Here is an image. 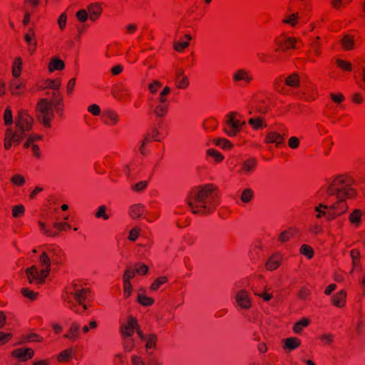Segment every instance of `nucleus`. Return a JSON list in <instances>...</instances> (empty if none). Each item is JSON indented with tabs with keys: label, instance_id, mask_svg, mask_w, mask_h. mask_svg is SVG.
Listing matches in <instances>:
<instances>
[{
	"label": "nucleus",
	"instance_id": "nucleus-1",
	"mask_svg": "<svg viewBox=\"0 0 365 365\" xmlns=\"http://www.w3.org/2000/svg\"><path fill=\"white\" fill-rule=\"evenodd\" d=\"M187 204L193 214L209 215L220 205V191L213 184L195 187L190 191Z\"/></svg>",
	"mask_w": 365,
	"mask_h": 365
},
{
	"label": "nucleus",
	"instance_id": "nucleus-2",
	"mask_svg": "<svg viewBox=\"0 0 365 365\" xmlns=\"http://www.w3.org/2000/svg\"><path fill=\"white\" fill-rule=\"evenodd\" d=\"M54 110L60 117L63 115L64 104L59 91L53 92L51 101L42 98L39 99L36 106V119L44 128H50L51 127V121L55 116Z\"/></svg>",
	"mask_w": 365,
	"mask_h": 365
},
{
	"label": "nucleus",
	"instance_id": "nucleus-3",
	"mask_svg": "<svg viewBox=\"0 0 365 365\" xmlns=\"http://www.w3.org/2000/svg\"><path fill=\"white\" fill-rule=\"evenodd\" d=\"M34 123L33 118L26 110H20L15 119L16 130L8 128L4 134V148L9 150L11 146L18 145L22 139L26 136Z\"/></svg>",
	"mask_w": 365,
	"mask_h": 365
},
{
	"label": "nucleus",
	"instance_id": "nucleus-4",
	"mask_svg": "<svg viewBox=\"0 0 365 365\" xmlns=\"http://www.w3.org/2000/svg\"><path fill=\"white\" fill-rule=\"evenodd\" d=\"M354 182V179L349 175L334 176L326 182V194L335 198H354L356 195V191L352 187Z\"/></svg>",
	"mask_w": 365,
	"mask_h": 365
},
{
	"label": "nucleus",
	"instance_id": "nucleus-5",
	"mask_svg": "<svg viewBox=\"0 0 365 365\" xmlns=\"http://www.w3.org/2000/svg\"><path fill=\"white\" fill-rule=\"evenodd\" d=\"M52 263L48 256L41 252L38 259V265H32L26 269L28 280L31 284H42L51 272Z\"/></svg>",
	"mask_w": 365,
	"mask_h": 365
},
{
	"label": "nucleus",
	"instance_id": "nucleus-6",
	"mask_svg": "<svg viewBox=\"0 0 365 365\" xmlns=\"http://www.w3.org/2000/svg\"><path fill=\"white\" fill-rule=\"evenodd\" d=\"M241 115L237 112H230L226 115L223 131L229 137L237 135L245 125V121L242 120Z\"/></svg>",
	"mask_w": 365,
	"mask_h": 365
},
{
	"label": "nucleus",
	"instance_id": "nucleus-7",
	"mask_svg": "<svg viewBox=\"0 0 365 365\" xmlns=\"http://www.w3.org/2000/svg\"><path fill=\"white\" fill-rule=\"evenodd\" d=\"M83 287L79 283L73 282L68 284L65 288L64 292L62 295V299L68 304V307L75 313L81 314L77 306L73 303V298L76 295L77 292H79L80 289Z\"/></svg>",
	"mask_w": 365,
	"mask_h": 365
},
{
	"label": "nucleus",
	"instance_id": "nucleus-8",
	"mask_svg": "<svg viewBox=\"0 0 365 365\" xmlns=\"http://www.w3.org/2000/svg\"><path fill=\"white\" fill-rule=\"evenodd\" d=\"M253 80V74L247 68L237 69L232 74V81L237 86H247Z\"/></svg>",
	"mask_w": 365,
	"mask_h": 365
},
{
	"label": "nucleus",
	"instance_id": "nucleus-9",
	"mask_svg": "<svg viewBox=\"0 0 365 365\" xmlns=\"http://www.w3.org/2000/svg\"><path fill=\"white\" fill-rule=\"evenodd\" d=\"M140 339L145 342V351L148 356H153L157 349L158 336L155 334H144L140 329H138Z\"/></svg>",
	"mask_w": 365,
	"mask_h": 365
},
{
	"label": "nucleus",
	"instance_id": "nucleus-10",
	"mask_svg": "<svg viewBox=\"0 0 365 365\" xmlns=\"http://www.w3.org/2000/svg\"><path fill=\"white\" fill-rule=\"evenodd\" d=\"M336 200L335 202L329 205V209L331 212L329 215L330 219H334L335 217L340 216L346 212L349 209V205L346 202L347 197L335 198Z\"/></svg>",
	"mask_w": 365,
	"mask_h": 365
},
{
	"label": "nucleus",
	"instance_id": "nucleus-11",
	"mask_svg": "<svg viewBox=\"0 0 365 365\" xmlns=\"http://www.w3.org/2000/svg\"><path fill=\"white\" fill-rule=\"evenodd\" d=\"M297 40L293 37L279 36L275 38L274 44L276 46L275 52H286L289 49L294 48Z\"/></svg>",
	"mask_w": 365,
	"mask_h": 365
},
{
	"label": "nucleus",
	"instance_id": "nucleus-12",
	"mask_svg": "<svg viewBox=\"0 0 365 365\" xmlns=\"http://www.w3.org/2000/svg\"><path fill=\"white\" fill-rule=\"evenodd\" d=\"M251 290L255 296L262 299L263 302H268L273 298L272 288L268 285L262 287L252 286Z\"/></svg>",
	"mask_w": 365,
	"mask_h": 365
},
{
	"label": "nucleus",
	"instance_id": "nucleus-13",
	"mask_svg": "<svg viewBox=\"0 0 365 365\" xmlns=\"http://www.w3.org/2000/svg\"><path fill=\"white\" fill-rule=\"evenodd\" d=\"M235 302L238 307L243 309H249L252 307V299L248 291L240 289L235 294Z\"/></svg>",
	"mask_w": 365,
	"mask_h": 365
},
{
	"label": "nucleus",
	"instance_id": "nucleus-14",
	"mask_svg": "<svg viewBox=\"0 0 365 365\" xmlns=\"http://www.w3.org/2000/svg\"><path fill=\"white\" fill-rule=\"evenodd\" d=\"M34 351L31 348H17L14 349L11 356L21 362H25L34 356Z\"/></svg>",
	"mask_w": 365,
	"mask_h": 365
},
{
	"label": "nucleus",
	"instance_id": "nucleus-15",
	"mask_svg": "<svg viewBox=\"0 0 365 365\" xmlns=\"http://www.w3.org/2000/svg\"><path fill=\"white\" fill-rule=\"evenodd\" d=\"M255 168L256 163L255 161H237L233 167L234 171L241 175H249L253 172Z\"/></svg>",
	"mask_w": 365,
	"mask_h": 365
},
{
	"label": "nucleus",
	"instance_id": "nucleus-16",
	"mask_svg": "<svg viewBox=\"0 0 365 365\" xmlns=\"http://www.w3.org/2000/svg\"><path fill=\"white\" fill-rule=\"evenodd\" d=\"M120 115L114 110L106 109L103 111L101 120L103 123L108 126H115L120 122Z\"/></svg>",
	"mask_w": 365,
	"mask_h": 365
},
{
	"label": "nucleus",
	"instance_id": "nucleus-17",
	"mask_svg": "<svg viewBox=\"0 0 365 365\" xmlns=\"http://www.w3.org/2000/svg\"><path fill=\"white\" fill-rule=\"evenodd\" d=\"M140 329L137 319L130 316L128 318L127 322L121 326V332L123 336H132L134 331Z\"/></svg>",
	"mask_w": 365,
	"mask_h": 365
},
{
	"label": "nucleus",
	"instance_id": "nucleus-18",
	"mask_svg": "<svg viewBox=\"0 0 365 365\" xmlns=\"http://www.w3.org/2000/svg\"><path fill=\"white\" fill-rule=\"evenodd\" d=\"M42 252L48 256V258L53 266H58L62 263L63 252L59 247L48 248L46 251Z\"/></svg>",
	"mask_w": 365,
	"mask_h": 365
},
{
	"label": "nucleus",
	"instance_id": "nucleus-19",
	"mask_svg": "<svg viewBox=\"0 0 365 365\" xmlns=\"http://www.w3.org/2000/svg\"><path fill=\"white\" fill-rule=\"evenodd\" d=\"M160 138V133L157 129H153L149 134H148L142 141L141 146L139 148L140 152L143 155H145V148L148 145L153 141H159Z\"/></svg>",
	"mask_w": 365,
	"mask_h": 365
},
{
	"label": "nucleus",
	"instance_id": "nucleus-20",
	"mask_svg": "<svg viewBox=\"0 0 365 365\" xmlns=\"http://www.w3.org/2000/svg\"><path fill=\"white\" fill-rule=\"evenodd\" d=\"M81 331L80 324L77 322H73L70 324L69 329L66 334L64 335V338L71 341H76L80 339Z\"/></svg>",
	"mask_w": 365,
	"mask_h": 365
},
{
	"label": "nucleus",
	"instance_id": "nucleus-21",
	"mask_svg": "<svg viewBox=\"0 0 365 365\" xmlns=\"http://www.w3.org/2000/svg\"><path fill=\"white\" fill-rule=\"evenodd\" d=\"M87 11L89 15V19L95 22L101 16L103 9L100 3H92L88 5Z\"/></svg>",
	"mask_w": 365,
	"mask_h": 365
},
{
	"label": "nucleus",
	"instance_id": "nucleus-22",
	"mask_svg": "<svg viewBox=\"0 0 365 365\" xmlns=\"http://www.w3.org/2000/svg\"><path fill=\"white\" fill-rule=\"evenodd\" d=\"M145 212V207L141 203L134 204L128 210L129 215L133 220L143 217Z\"/></svg>",
	"mask_w": 365,
	"mask_h": 365
},
{
	"label": "nucleus",
	"instance_id": "nucleus-23",
	"mask_svg": "<svg viewBox=\"0 0 365 365\" xmlns=\"http://www.w3.org/2000/svg\"><path fill=\"white\" fill-rule=\"evenodd\" d=\"M282 255L280 253H274L271 255L266 262L265 267L269 271L277 269L281 264Z\"/></svg>",
	"mask_w": 365,
	"mask_h": 365
},
{
	"label": "nucleus",
	"instance_id": "nucleus-24",
	"mask_svg": "<svg viewBox=\"0 0 365 365\" xmlns=\"http://www.w3.org/2000/svg\"><path fill=\"white\" fill-rule=\"evenodd\" d=\"M301 345V340L297 337H289L283 340L282 348L286 352L297 349Z\"/></svg>",
	"mask_w": 365,
	"mask_h": 365
},
{
	"label": "nucleus",
	"instance_id": "nucleus-25",
	"mask_svg": "<svg viewBox=\"0 0 365 365\" xmlns=\"http://www.w3.org/2000/svg\"><path fill=\"white\" fill-rule=\"evenodd\" d=\"M265 142L267 143H274L278 147L284 144V138L282 135L272 131L267 134L265 137Z\"/></svg>",
	"mask_w": 365,
	"mask_h": 365
},
{
	"label": "nucleus",
	"instance_id": "nucleus-26",
	"mask_svg": "<svg viewBox=\"0 0 365 365\" xmlns=\"http://www.w3.org/2000/svg\"><path fill=\"white\" fill-rule=\"evenodd\" d=\"M175 85L179 89H186L189 86V79L184 75L182 70L177 71Z\"/></svg>",
	"mask_w": 365,
	"mask_h": 365
},
{
	"label": "nucleus",
	"instance_id": "nucleus-27",
	"mask_svg": "<svg viewBox=\"0 0 365 365\" xmlns=\"http://www.w3.org/2000/svg\"><path fill=\"white\" fill-rule=\"evenodd\" d=\"M341 46L344 51H351L355 48V41L353 36L350 34L345 35L341 41Z\"/></svg>",
	"mask_w": 365,
	"mask_h": 365
},
{
	"label": "nucleus",
	"instance_id": "nucleus-28",
	"mask_svg": "<svg viewBox=\"0 0 365 365\" xmlns=\"http://www.w3.org/2000/svg\"><path fill=\"white\" fill-rule=\"evenodd\" d=\"M362 211L359 209L354 210L349 216V221L354 227H359L361 222Z\"/></svg>",
	"mask_w": 365,
	"mask_h": 365
},
{
	"label": "nucleus",
	"instance_id": "nucleus-29",
	"mask_svg": "<svg viewBox=\"0 0 365 365\" xmlns=\"http://www.w3.org/2000/svg\"><path fill=\"white\" fill-rule=\"evenodd\" d=\"M65 68L64 62L57 57L52 58L48 66L49 72H53L55 71H62Z\"/></svg>",
	"mask_w": 365,
	"mask_h": 365
},
{
	"label": "nucleus",
	"instance_id": "nucleus-30",
	"mask_svg": "<svg viewBox=\"0 0 365 365\" xmlns=\"http://www.w3.org/2000/svg\"><path fill=\"white\" fill-rule=\"evenodd\" d=\"M90 290L83 286L73 299H74L78 304H83V302L90 297Z\"/></svg>",
	"mask_w": 365,
	"mask_h": 365
},
{
	"label": "nucleus",
	"instance_id": "nucleus-31",
	"mask_svg": "<svg viewBox=\"0 0 365 365\" xmlns=\"http://www.w3.org/2000/svg\"><path fill=\"white\" fill-rule=\"evenodd\" d=\"M346 293L344 290H341L338 292H336L332 298L333 304L338 307H342L345 305L346 303Z\"/></svg>",
	"mask_w": 365,
	"mask_h": 365
},
{
	"label": "nucleus",
	"instance_id": "nucleus-32",
	"mask_svg": "<svg viewBox=\"0 0 365 365\" xmlns=\"http://www.w3.org/2000/svg\"><path fill=\"white\" fill-rule=\"evenodd\" d=\"M137 301L144 307L151 306L154 303V299L145 295L143 289L138 291Z\"/></svg>",
	"mask_w": 365,
	"mask_h": 365
},
{
	"label": "nucleus",
	"instance_id": "nucleus-33",
	"mask_svg": "<svg viewBox=\"0 0 365 365\" xmlns=\"http://www.w3.org/2000/svg\"><path fill=\"white\" fill-rule=\"evenodd\" d=\"M169 107H170V106L166 105V104L164 105V104L157 103L153 107V112L156 117L163 118L168 114Z\"/></svg>",
	"mask_w": 365,
	"mask_h": 365
},
{
	"label": "nucleus",
	"instance_id": "nucleus-34",
	"mask_svg": "<svg viewBox=\"0 0 365 365\" xmlns=\"http://www.w3.org/2000/svg\"><path fill=\"white\" fill-rule=\"evenodd\" d=\"M184 38L185 41H179L174 43V48L176 51L182 52L189 46V41L192 39L191 36L190 34H185Z\"/></svg>",
	"mask_w": 365,
	"mask_h": 365
},
{
	"label": "nucleus",
	"instance_id": "nucleus-35",
	"mask_svg": "<svg viewBox=\"0 0 365 365\" xmlns=\"http://www.w3.org/2000/svg\"><path fill=\"white\" fill-rule=\"evenodd\" d=\"M73 354V351L72 349H65L59 353L56 359L59 363H67L72 359Z\"/></svg>",
	"mask_w": 365,
	"mask_h": 365
},
{
	"label": "nucleus",
	"instance_id": "nucleus-36",
	"mask_svg": "<svg viewBox=\"0 0 365 365\" xmlns=\"http://www.w3.org/2000/svg\"><path fill=\"white\" fill-rule=\"evenodd\" d=\"M24 84L19 80H14L11 82L9 89L13 95H19L23 93Z\"/></svg>",
	"mask_w": 365,
	"mask_h": 365
},
{
	"label": "nucleus",
	"instance_id": "nucleus-37",
	"mask_svg": "<svg viewBox=\"0 0 365 365\" xmlns=\"http://www.w3.org/2000/svg\"><path fill=\"white\" fill-rule=\"evenodd\" d=\"M284 83L287 86L292 88H298L299 86L300 83V79L298 73H294L290 76H287L284 80Z\"/></svg>",
	"mask_w": 365,
	"mask_h": 365
},
{
	"label": "nucleus",
	"instance_id": "nucleus-38",
	"mask_svg": "<svg viewBox=\"0 0 365 365\" xmlns=\"http://www.w3.org/2000/svg\"><path fill=\"white\" fill-rule=\"evenodd\" d=\"M310 320L307 318H302L299 321L297 322L293 326V331L295 334H299L302 330L309 326Z\"/></svg>",
	"mask_w": 365,
	"mask_h": 365
},
{
	"label": "nucleus",
	"instance_id": "nucleus-39",
	"mask_svg": "<svg viewBox=\"0 0 365 365\" xmlns=\"http://www.w3.org/2000/svg\"><path fill=\"white\" fill-rule=\"evenodd\" d=\"M170 93V88L168 86H165L163 88L162 91L160 93L158 98H157V103L164 104L170 106V101L168 99L167 96Z\"/></svg>",
	"mask_w": 365,
	"mask_h": 365
},
{
	"label": "nucleus",
	"instance_id": "nucleus-40",
	"mask_svg": "<svg viewBox=\"0 0 365 365\" xmlns=\"http://www.w3.org/2000/svg\"><path fill=\"white\" fill-rule=\"evenodd\" d=\"M22 70V59L21 57L15 58L12 66V76L14 78L20 76Z\"/></svg>",
	"mask_w": 365,
	"mask_h": 365
},
{
	"label": "nucleus",
	"instance_id": "nucleus-41",
	"mask_svg": "<svg viewBox=\"0 0 365 365\" xmlns=\"http://www.w3.org/2000/svg\"><path fill=\"white\" fill-rule=\"evenodd\" d=\"M248 123L255 130H261L267 127V124L261 118H251L249 119Z\"/></svg>",
	"mask_w": 365,
	"mask_h": 365
},
{
	"label": "nucleus",
	"instance_id": "nucleus-42",
	"mask_svg": "<svg viewBox=\"0 0 365 365\" xmlns=\"http://www.w3.org/2000/svg\"><path fill=\"white\" fill-rule=\"evenodd\" d=\"M294 229L289 228L279 234V241L282 243L288 242L294 236Z\"/></svg>",
	"mask_w": 365,
	"mask_h": 365
},
{
	"label": "nucleus",
	"instance_id": "nucleus-43",
	"mask_svg": "<svg viewBox=\"0 0 365 365\" xmlns=\"http://www.w3.org/2000/svg\"><path fill=\"white\" fill-rule=\"evenodd\" d=\"M327 210H329V205L324 203H319L318 205L314 207V211L317 212L316 218L321 219L322 217L325 216L327 213Z\"/></svg>",
	"mask_w": 365,
	"mask_h": 365
},
{
	"label": "nucleus",
	"instance_id": "nucleus-44",
	"mask_svg": "<svg viewBox=\"0 0 365 365\" xmlns=\"http://www.w3.org/2000/svg\"><path fill=\"white\" fill-rule=\"evenodd\" d=\"M218 125V122L215 118H209L203 123V128L207 131L214 130Z\"/></svg>",
	"mask_w": 365,
	"mask_h": 365
},
{
	"label": "nucleus",
	"instance_id": "nucleus-45",
	"mask_svg": "<svg viewBox=\"0 0 365 365\" xmlns=\"http://www.w3.org/2000/svg\"><path fill=\"white\" fill-rule=\"evenodd\" d=\"M45 87L47 88H51L54 91H59L58 89L61 85V80L60 78H56L54 80L47 79L45 81Z\"/></svg>",
	"mask_w": 365,
	"mask_h": 365
},
{
	"label": "nucleus",
	"instance_id": "nucleus-46",
	"mask_svg": "<svg viewBox=\"0 0 365 365\" xmlns=\"http://www.w3.org/2000/svg\"><path fill=\"white\" fill-rule=\"evenodd\" d=\"M135 346V342L131 336H123V347L126 352H130Z\"/></svg>",
	"mask_w": 365,
	"mask_h": 365
},
{
	"label": "nucleus",
	"instance_id": "nucleus-47",
	"mask_svg": "<svg viewBox=\"0 0 365 365\" xmlns=\"http://www.w3.org/2000/svg\"><path fill=\"white\" fill-rule=\"evenodd\" d=\"M299 252L308 259H312L314 256V250L308 245L304 244L300 247Z\"/></svg>",
	"mask_w": 365,
	"mask_h": 365
},
{
	"label": "nucleus",
	"instance_id": "nucleus-48",
	"mask_svg": "<svg viewBox=\"0 0 365 365\" xmlns=\"http://www.w3.org/2000/svg\"><path fill=\"white\" fill-rule=\"evenodd\" d=\"M107 207L104 205H101L98 207V210L95 214V217L98 219L102 218L104 220L109 219L110 216L107 214Z\"/></svg>",
	"mask_w": 365,
	"mask_h": 365
},
{
	"label": "nucleus",
	"instance_id": "nucleus-49",
	"mask_svg": "<svg viewBox=\"0 0 365 365\" xmlns=\"http://www.w3.org/2000/svg\"><path fill=\"white\" fill-rule=\"evenodd\" d=\"M254 192L250 189H245L241 194L240 199L245 203H249L253 198Z\"/></svg>",
	"mask_w": 365,
	"mask_h": 365
},
{
	"label": "nucleus",
	"instance_id": "nucleus-50",
	"mask_svg": "<svg viewBox=\"0 0 365 365\" xmlns=\"http://www.w3.org/2000/svg\"><path fill=\"white\" fill-rule=\"evenodd\" d=\"M25 212V207L23 205H15L12 207V216L15 218L21 217Z\"/></svg>",
	"mask_w": 365,
	"mask_h": 365
},
{
	"label": "nucleus",
	"instance_id": "nucleus-51",
	"mask_svg": "<svg viewBox=\"0 0 365 365\" xmlns=\"http://www.w3.org/2000/svg\"><path fill=\"white\" fill-rule=\"evenodd\" d=\"M215 144L222 149H230L232 148V143L226 138H218L215 140Z\"/></svg>",
	"mask_w": 365,
	"mask_h": 365
},
{
	"label": "nucleus",
	"instance_id": "nucleus-52",
	"mask_svg": "<svg viewBox=\"0 0 365 365\" xmlns=\"http://www.w3.org/2000/svg\"><path fill=\"white\" fill-rule=\"evenodd\" d=\"M21 293L24 297H26L31 301L36 300L37 298V296H38V293H36L28 288H22L21 290Z\"/></svg>",
	"mask_w": 365,
	"mask_h": 365
},
{
	"label": "nucleus",
	"instance_id": "nucleus-53",
	"mask_svg": "<svg viewBox=\"0 0 365 365\" xmlns=\"http://www.w3.org/2000/svg\"><path fill=\"white\" fill-rule=\"evenodd\" d=\"M336 65L345 71L350 72L352 70V65L351 62L346 61L342 59H336Z\"/></svg>",
	"mask_w": 365,
	"mask_h": 365
},
{
	"label": "nucleus",
	"instance_id": "nucleus-54",
	"mask_svg": "<svg viewBox=\"0 0 365 365\" xmlns=\"http://www.w3.org/2000/svg\"><path fill=\"white\" fill-rule=\"evenodd\" d=\"M136 272L134 269H126L123 276V282H130V280L134 278Z\"/></svg>",
	"mask_w": 365,
	"mask_h": 365
},
{
	"label": "nucleus",
	"instance_id": "nucleus-55",
	"mask_svg": "<svg viewBox=\"0 0 365 365\" xmlns=\"http://www.w3.org/2000/svg\"><path fill=\"white\" fill-rule=\"evenodd\" d=\"M167 281H168V279L166 277H160L158 278L150 285V290H152V291L158 290L160 287V286L163 285V284H165V282H167Z\"/></svg>",
	"mask_w": 365,
	"mask_h": 365
},
{
	"label": "nucleus",
	"instance_id": "nucleus-56",
	"mask_svg": "<svg viewBox=\"0 0 365 365\" xmlns=\"http://www.w3.org/2000/svg\"><path fill=\"white\" fill-rule=\"evenodd\" d=\"M162 86L161 82L158 80H154L148 84V88L150 93L155 94Z\"/></svg>",
	"mask_w": 365,
	"mask_h": 365
},
{
	"label": "nucleus",
	"instance_id": "nucleus-57",
	"mask_svg": "<svg viewBox=\"0 0 365 365\" xmlns=\"http://www.w3.org/2000/svg\"><path fill=\"white\" fill-rule=\"evenodd\" d=\"M148 186V182L145 180H142L138 182L137 183L131 186V190L136 192H143Z\"/></svg>",
	"mask_w": 365,
	"mask_h": 365
},
{
	"label": "nucleus",
	"instance_id": "nucleus-58",
	"mask_svg": "<svg viewBox=\"0 0 365 365\" xmlns=\"http://www.w3.org/2000/svg\"><path fill=\"white\" fill-rule=\"evenodd\" d=\"M4 120L6 125H10L13 123L12 111L10 107H7L4 110Z\"/></svg>",
	"mask_w": 365,
	"mask_h": 365
},
{
	"label": "nucleus",
	"instance_id": "nucleus-59",
	"mask_svg": "<svg viewBox=\"0 0 365 365\" xmlns=\"http://www.w3.org/2000/svg\"><path fill=\"white\" fill-rule=\"evenodd\" d=\"M258 59L262 63H277V60L272 58L270 55L265 53H257Z\"/></svg>",
	"mask_w": 365,
	"mask_h": 365
},
{
	"label": "nucleus",
	"instance_id": "nucleus-60",
	"mask_svg": "<svg viewBox=\"0 0 365 365\" xmlns=\"http://www.w3.org/2000/svg\"><path fill=\"white\" fill-rule=\"evenodd\" d=\"M98 327V323L96 320H91L88 324L82 327V332L84 334H88L91 330H95Z\"/></svg>",
	"mask_w": 365,
	"mask_h": 365
},
{
	"label": "nucleus",
	"instance_id": "nucleus-61",
	"mask_svg": "<svg viewBox=\"0 0 365 365\" xmlns=\"http://www.w3.org/2000/svg\"><path fill=\"white\" fill-rule=\"evenodd\" d=\"M287 144L291 149H297L299 146L300 139L296 136H292L289 138Z\"/></svg>",
	"mask_w": 365,
	"mask_h": 365
},
{
	"label": "nucleus",
	"instance_id": "nucleus-62",
	"mask_svg": "<svg viewBox=\"0 0 365 365\" xmlns=\"http://www.w3.org/2000/svg\"><path fill=\"white\" fill-rule=\"evenodd\" d=\"M76 16L79 21L82 23L86 22L88 18V11L86 9H81L76 12Z\"/></svg>",
	"mask_w": 365,
	"mask_h": 365
},
{
	"label": "nucleus",
	"instance_id": "nucleus-63",
	"mask_svg": "<svg viewBox=\"0 0 365 365\" xmlns=\"http://www.w3.org/2000/svg\"><path fill=\"white\" fill-rule=\"evenodd\" d=\"M311 292L310 290L305 287H302L299 289L297 295L298 297L301 299H307L310 296Z\"/></svg>",
	"mask_w": 365,
	"mask_h": 365
},
{
	"label": "nucleus",
	"instance_id": "nucleus-64",
	"mask_svg": "<svg viewBox=\"0 0 365 365\" xmlns=\"http://www.w3.org/2000/svg\"><path fill=\"white\" fill-rule=\"evenodd\" d=\"M131 365H145L143 358L138 355H133L130 359Z\"/></svg>",
	"mask_w": 365,
	"mask_h": 365
}]
</instances>
